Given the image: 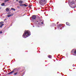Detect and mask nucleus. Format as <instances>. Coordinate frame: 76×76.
<instances>
[{
    "label": "nucleus",
    "mask_w": 76,
    "mask_h": 76,
    "mask_svg": "<svg viewBox=\"0 0 76 76\" xmlns=\"http://www.w3.org/2000/svg\"><path fill=\"white\" fill-rule=\"evenodd\" d=\"M76 0H73V1L71 2H70V0H69L68 4L69 6L72 8H75V7H76Z\"/></svg>",
    "instance_id": "nucleus-1"
},
{
    "label": "nucleus",
    "mask_w": 76,
    "mask_h": 76,
    "mask_svg": "<svg viewBox=\"0 0 76 76\" xmlns=\"http://www.w3.org/2000/svg\"><path fill=\"white\" fill-rule=\"evenodd\" d=\"M35 23L39 27L43 24V22L41 20V19L40 18H38L37 20L35 21Z\"/></svg>",
    "instance_id": "nucleus-2"
},
{
    "label": "nucleus",
    "mask_w": 76,
    "mask_h": 76,
    "mask_svg": "<svg viewBox=\"0 0 76 76\" xmlns=\"http://www.w3.org/2000/svg\"><path fill=\"white\" fill-rule=\"evenodd\" d=\"M31 35V32L29 31H25V33H24L23 35V38H27Z\"/></svg>",
    "instance_id": "nucleus-3"
},
{
    "label": "nucleus",
    "mask_w": 76,
    "mask_h": 76,
    "mask_svg": "<svg viewBox=\"0 0 76 76\" xmlns=\"http://www.w3.org/2000/svg\"><path fill=\"white\" fill-rule=\"evenodd\" d=\"M39 3L41 6H44L47 3V0H39Z\"/></svg>",
    "instance_id": "nucleus-4"
},
{
    "label": "nucleus",
    "mask_w": 76,
    "mask_h": 76,
    "mask_svg": "<svg viewBox=\"0 0 76 76\" xmlns=\"http://www.w3.org/2000/svg\"><path fill=\"white\" fill-rule=\"evenodd\" d=\"M18 72L19 71V69H14L12 71H11V72H10L8 73V75H10V74H12V73H15V72Z\"/></svg>",
    "instance_id": "nucleus-5"
},
{
    "label": "nucleus",
    "mask_w": 76,
    "mask_h": 76,
    "mask_svg": "<svg viewBox=\"0 0 76 76\" xmlns=\"http://www.w3.org/2000/svg\"><path fill=\"white\" fill-rule=\"evenodd\" d=\"M36 17L35 15H33L31 17V18L33 20H35L36 19Z\"/></svg>",
    "instance_id": "nucleus-6"
},
{
    "label": "nucleus",
    "mask_w": 76,
    "mask_h": 76,
    "mask_svg": "<svg viewBox=\"0 0 76 76\" xmlns=\"http://www.w3.org/2000/svg\"><path fill=\"white\" fill-rule=\"evenodd\" d=\"M62 26V25H61V24H60L57 27L58 28H60V27H61Z\"/></svg>",
    "instance_id": "nucleus-7"
},
{
    "label": "nucleus",
    "mask_w": 76,
    "mask_h": 76,
    "mask_svg": "<svg viewBox=\"0 0 76 76\" xmlns=\"http://www.w3.org/2000/svg\"><path fill=\"white\" fill-rule=\"evenodd\" d=\"M72 54H73L74 56H76V50H75V51L74 52V53H72Z\"/></svg>",
    "instance_id": "nucleus-8"
},
{
    "label": "nucleus",
    "mask_w": 76,
    "mask_h": 76,
    "mask_svg": "<svg viewBox=\"0 0 76 76\" xmlns=\"http://www.w3.org/2000/svg\"><path fill=\"white\" fill-rule=\"evenodd\" d=\"M16 72V73H15L14 74V76H16V75H17V74H18V71H15V72Z\"/></svg>",
    "instance_id": "nucleus-9"
},
{
    "label": "nucleus",
    "mask_w": 76,
    "mask_h": 76,
    "mask_svg": "<svg viewBox=\"0 0 76 76\" xmlns=\"http://www.w3.org/2000/svg\"><path fill=\"white\" fill-rule=\"evenodd\" d=\"M1 6H6V5H4V3H2L1 4Z\"/></svg>",
    "instance_id": "nucleus-10"
},
{
    "label": "nucleus",
    "mask_w": 76,
    "mask_h": 76,
    "mask_svg": "<svg viewBox=\"0 0 76 76\" xmlns=\"http://www.w3.org/2000/svg\"><path fill=\"white\" fill-rule=\"evenodd\" d=\"M12 16V15H7V17H8V18H9L10 17V16Z\"/></svg>",
    "instance_id": "nucleus-11"
},
{
    "label": "nucleus",
    "mask_w": 76,
    "mask_h": 76,
    "mask_svg": "<svg viewBox=\"0 0 76 76\" xmlns=\"http://www.w3.org/2000/svg\"><path fill=\"white\" fill-rule=\"evenodd\" d=\"M66 24L67 25H68V26H70V23H69L68 22L66 23Z\"/></svg>",
    "instance_id": "nucleus-12"
},
{
    "label": "nucleus",
    "mask_w": 76,
    "mask_h": 76,
    "mask_svg": "<svg viewBox=\"0 0 76 76\" xmlns=\"http://www.w3.org/2000/svg\"><path fill=\"white\" fill-rule=\"evenodd\" d=\"M75 50H75V49H73L72 51V53L73 54Z\"/></svg>",
    "instance_id": "nucleus-13"
},
{
    "label": "nucleus",
    "mask_w": 76,
    "mask_h": 76,
    "mask_svg": "<svg viewBox=\"0 0 76 76\" xmlns=\"http://www.w3.org/2000/svg\"><path fill=\"white\" fill-rule=\"evenodd\" d=\"M6 12H8L9 10V9L8 8H7L6 9Z\"/></svg>",
    "instance_id": "nucleus-14"
},
{
    "label": "nucleus",
    "mask_w": 76,
    "mask_h": 76,
    "mask_svg": "<svg viewBox=\"0 0 76 76\" xmlns=\"http://www.w3.org/2000/svg\"><path fill=\"white\" fill-rule=\"evenodd\" d=\"M11 9V10H14V11H15L16 10L15 9L13 8H12Z\"/></svg>",
    "instance_id": "nucleus-15"
},
{
    "label": "nucleus",
    "mask_w": 76,
    "mask_h": 76,
    "mask_svg": "<svg viewBox=\"0 0 76 76\" xmlns=\"http://www.w3.org/2000/svg\"><path fill=\"white\" fill-rule=\"evenodd\" d=\"M9 0H4V3H6L8 1H9Z\"/></svg>",
    "instance_id": "nucleus-16"
},
{
    "label": "nucleus",
    "mask_w": 76,
    "mask_h": 76,
    "mask_svg": "<svg viewBox=\"0 0 76 76\" xmlns=\"http://www.w3.org/2000/svg\"><path fill=\"white\" fill-rule=\"evenodd\" d=\"M22 1H19V4H22Z\"/></svg>",
    "instance_id": "nucleus-17"
},
{
    "label": "nucleus",
    "mask_w": 76,
    "mask_h": 76,
    "mask_svg": "<svg viewBox=\"0 0 76 76\" xmlns=\"http://www.w3.org/2000/svg\"><path fill=\"white\" fill-rule=\"evenodd\" d=\"M48 57H49L50 58H51V57H52V56L51 55H49L48 56Z\"/></svg>",
    "instance_id": "nucleus-18"
},
{
    "label": "nucleus",
    "mask_w": 76,
    "mask_h": 76,
    "mask_svg": "<svg viewBox=\"0 0 76 76\" xmlns=\"http://www.w3.org/2000/svg\"><path fill=\"white\" fill-rule=\"evenodd\" d=\"M3 25H4V24H2L1 25V26H0V28H2V27H3Z\"/></svg>",
    "instance_id": "nucleus-19"
},
{
    "label": "nucleus",
    "mask_w": 76,
    "mask_h": 76,
    "mask_svg": "<svg viewBox=\"0 0 76 76\" xmlns=\"http://www.w3.org/2000/svg\"><path fill=\"white\" fill-rule=\"evenodd\" d=\"M23 5H24V6H25L26 7V6H27V5H26V4H23Z\"/></svg>",
    "instance_id": "nucleus-20"
},
{
    "label": "nucleus",
    "mask_w": 76,
    "mask_h": 76,
    "mask_svg": "<svg viewBox=\"0 0 76 76\" xmlns=\"http://www.w3.org/2000/svg\"><path fill=\"white\" fill-rule=\"evenodd\" d=\"M19 6H24V5H23V4H19Z\"/></svg>",
    "instance_id": "nucleus-21"
},
{
    "label": "nucleus",
    "mask_w": 76,
    "mask_h": 76,
    "mask_svg": "<svg viewBox=\"0 0 76 76\" xmlns=\"http://www.w3.org/2000/svg\"><path fill=\"white\" fill-rule=\"evenodd\" d=\"M1 22V24H2V23H4V22L3 21Z\"/></svg>",
    "instance_id": "nucleus-22"
},
{
    "label": "nucleus",
    "mask_w": 76,
    "mask_h": 76,
    "mask_svg": "<svg viewBox=\"0 0 76 76\" xmlns=\"http://www.w3.org/2000/svg\"><path fill=\"white\" fill-rule=\"evenodd\" d=\"M17 7L18 9H19L20 8V7H19V6H18Z\"/></svg>",
    "instance_id": "nucleus-23"
},
{
    "label": "nucleus",
    "mask_w": 76,
    "mask_h": 76,
    "mask_svg": "<svg viewBox=\"0 0 76 76\" xmlns=\"http://www.w3.org/2000/svg\"><path fill=\"white\" fill-rule=\"evenodd\" d=\"M0 34H2V31H0Z\"/></svg>",
    "instance_id": "nucleus-24"
},
{
    "label": "nucleus",
    "mask_w": 76,
    "mask_h": 76,
    "mask_svg": "<svg viewBox=\"0 0 76 76\" xmlns=\"http://www.w3.org/2000/svg\"><path fill=\"white\" fill-rule=\"evenodd\" d=\"M6 69V68L4 67L3 69V70H4V69Z\"/></svg>",
    "instance_id": "nucleus-25"
},
{
    "label": "nucleus",
    "mask_w": 76,
    "mask_h": 76,
    "mask_svg": "<svg viewBox=\"0 0 76 76\" xmlns=\"http://www.w3.org/2000/svg\"><path fill=\"white\" fill-rule=\"evenodd\" d=\"M1 22H0V25H1Z\"/></svg>",
    "instance_id": "nucleus-26"
},
{
    "label": "nucleus",
    "mask_w": 76,
    "mask_h": 76,
    "mask_svg": "<svg viewBox=\"0 0 76 76\" xmlns=\"http://www.w3.org/2000/svg\"><path fill=\"white\" fill-rule=\"evenodd\" d=\"M60 54H59L58 55V56H60Z\"/></svg>",
    "instance_id": "nucleus-27"
},
{
    "label": "nucleus",
    "mask_w": 76,
    "mask_h": 76,
    "mask_svg": "<svg viewBox=\"0 0 76 76\" xmlns=\"http://www.w3.org/2000/svg\"><path fill=\"white\" fill-rule=\"evenodd\" d=\"M6 20V19H5L4 20V21H5V20Z\"/></svg>",
    "instance_id": "nucleus-28"
},
{
    "label": "nucleus",
    "mask_w": 76,
    "mask_h": 76,
    "mask_svg": "<svg viewBox=\"0 0 76 76\" xmlns=\"http://www.w3.org/2000/svg\"><path fill=\"white\" fill-rule=\"evenodd\" d=\"M33 27H35V26H33Z\"/></svg>",
    "instance_id": "nucleus-29"
},
{
    "label": "nucleus",
    "mask_w": 76,
    "mask_h": 76,
    "mask_svg": "<svg viewBox=\"0 0 76 76\" xmlns=\"http://www.w3.org/2000/svg\"><path fill=\"white\" fill-rule=\"evenodd\" d=\"M53 25H55V23H53Z\"/></svg>",
    "instance_id": "nucleus-30"
},
{
    "label": "nucleus",
    "mask_w": 76,
    "mask_h": 76,
    "mask_svg": "<svg viewBox=\"0 0 76 76\" xmlns=\"http://www.w3.org/2000/svg\"><path fill=\"white\" fill-rule=\"evenodd\" d=\"M58 22L57 23V24H58Z\"/></svg>",
    "instance_id": "nucleus-31"
},
{
    "label": "nucleus",
    "mask_w": 76,
    "mask_h": 76,
    "mask_svg": "<svg viewBox=\"0 0 76 76\" xmlns=\"http://www.w3.org/2000/svg\"><path fill=\"white\" fill-rule=\"evenodd\" d=\"M72 66H74V64H73V65H72Z\"/></svg>",
    "instance_id": "nucleus-32"
},
{
    "label": "nucleus",
    "mask_w": 76,
    "mask_h": 76,
    "mask_svg": "<svg viewBox=\"0 0 76 76\" xmlns=\"http://www.w3.org/2000/svg\"><path fill=\"white\" fill-rule=\"evenodd\" d=\"M45 13H46L45 12Z\"/></svg>",
    "instance_id": "nucleus-33"
}]
</instances>
